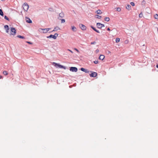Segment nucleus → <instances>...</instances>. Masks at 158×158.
<instances>
[{"mask_svg":"<svg viewBox=\"0 0 158 158\" xmlns=\"http://www.w3.org/2000/svg\"><path fill=\"white\" fill-rule=\"evenodd\" d=\"M11 32L10 34V35H15L16 33V31L15 28L13 27H11L10 28Z\"/></svg>","mask_w":158,"mask_h":158,"instance_id":"nucleus-1","label":"nucleus"},{"mask_svg":"<svg viewBox=\"0 0 158 158\" xmlns=\"http://www.w3.org/2000/svg\"><path fill=\"white\" fill-rule=\"evenodd\" d=\"M23 9L25 11H27L29 8V6L27 3H24L23 5Z\"/></svg>","mask_w":158,"mask_h":158,"instance_id":"nucleus-2","label":"nucleus"},{"mask_svg":"<svg viewBox=\"0 0 158 158\" xmlns=\"http://www.w3.org/2000/svg\"><path fill=\"white\" fill-rule=\"evenodd\" d=\"M58 36V34H57V33H56L54 35H51L49 36H48L47 38H52L54 39H56L57 37Z\"/></svg>","mask_w":158,"mask_h":158,"instance_id":"nucleus-3","label":"nucleus"},{"mask_svg":"<svg viewBox=\"0 0 158 158\" xmlns=\"http://www.w3.org/2000/svg\"><path fill=\"white\" fill-rule=\"evenodd\" d=\"M53 64H54V66L56 67H58L60 68H63L65 69V67L62 66V65L59 64H58L55 62H53Z\"/></svg>","mask_w":158,"mask_h":158,"instance_id":"nucleus-4","label":"nucleus"},{"mask_svg":"<svg viewBox=\"0 0 158 158\" xmlns=\"http://www.w3.org/2000/svg\"><path fill=\"white\" fill-rule=\"evenodd\" d=\"M90 73H91L89 74L91 77H96L97 75V73L96 72H92V71H90Z\"/></svg>","mask_w":158,"mask_h":158,"instance_id":"nucleus-5","label":"nucleus"},{"mask_svg":"<svg viewBox=\"0 0 158 158\" xmlns=\"http://www.w3.org/2000/svg\"><path fill=\"white\" fill-rule=\"evenodd\" d=\"M97 26L98 28L101 29L103 27H104L105 25L104 24H101L100 23H97Z\"/></svg>","mask_w":158,"mask_h":158,"instance_id":"nucleus-6","label":"nucleus"},{"mask_svg":"<svg viewBox=\"0 0 158 158\" xmlns=\"http://www.w3.org/2000/svg\"><path fill=\"white\" fill-rule=\"evenodd\" d=\"M70 70L72 72H76L77 71V69L75 67H71L70 68Z\"/></svg>","mask_w":158,"mask_h":158,"instance_id":"nucleus-7","label":"nucleus"},{"mask_svg":"<svg viewBox=\"0 0 158 158\" xmlns=\"http://www.w3.org/2000/svg\"><path fill=\"white\" fill-rule=\"evenodd\" d=\"M81 70L82 71L84 72L85 73H89L90 72V71H89L88 69L83 68H81Z\"/></svg>","mask_w":158,"mask_h":158,"instance_id":"nucleus-8","label":"nucleus"},{"mask_svg":"<svg viewBox=\"0 0 158 158\" xmlns=\"http://www.w3.org/2000/svg\"><path fill=\"white\" fill-rule=\"evenodd\" d=\"M80 27L81 29L83 30H85L86 29V27L82 24L80 25Z\"/></svg>","mask_w":158,"mask_h":158,"instance_id":"nucleus-9","label":"nucleus"},{"mask_svg":"<svg viewBox=\"0 0 158 158\" xmlns=\"http://www.w3.org/2000/svg\"><path fill=\"white\" fill-rule=\"evenodd\" d=\"M26 20V22L28 23H32V21L30 19V18H29L28 17H26L25 18Z\"/></svg>","mask_w":158,"mask_h":158,"instance_id":"nucleus-10","label":"nucleus"},{"mask_svg":"<svg viewBox=\"0 0 158 158\" xmlns=\"http://www.w3.org/2000/svg\"><path fill=\"white\" fill-rule=\"evenodd\" d=\"M50 28L41 29L43 30L44 33H47L50 30Z\"/></svg>","mask_w":158,"mask_h":158,"instance_id":"nucleus-11","label":"nucleus"},{"mask_svg":"<svg viewBox=\"0 0 158 158\" xmlns=\"http://www.w3.org/2000/svg\"><path fill=\"white\" fill-rule=\"evenodd\" d=\"M105 56L103 55H101L99 57V59L100 60H103L105 58Z\"/></svg>","mask_w":158,"mask_h":158,"instance_id":"nucleus-12","label":"nucleus"},{"mask_svg":"<svg viewBox=\"0 0 158 158\" xmlns=\"http://www.w3.org/2000/svg\"><path fill=\"white\" fill-rule=\"evenodd\" d=\"M64 15L63 13H60L59 15V17H58L59 19H60V18H63L64 17Z\"/></svg>","mask_w":158,"mask_h":158,"instance_id":"nucleus-13","label":"nucleus"},{"mask_svg":"<svg viewBox=\"0 0 158 158\" xmlns=\"http://www.w3.org/2000/svg\"><path fill=\"white\" fill-rule=\"evenodd\" d=\"M96 12L97 13V14L99 15H100L102 13V11L100 10H98L96 11Z\"/></svg>","mask_w":158,"mask_h":158,"instance_id":"nucleus-14","label":"nucleus"},{"mask_svg":"<svg viewBox=\"0 0 158 158\" xmlns=\"http://www.w3.org/2000/svg\"><path fill=\"white\" fill-rule=\"evenodd\" d=\"M60 29L58 27H55L54 30L52 31H57L58 29Z\"/></svg>","mask_w":158,"mask_h":158,"instance_id":"nucleus-15","label":"nucleus"},{"mask_svg":"<svg viewBox=\"0 0 158 158\" xmlns=\"http://www.w3.org/2000/svg\"><path fill=\"white\" fill-rule=\"evenodd\" d=\"M131 6L130 5H127V6L126 7V8L127 9L129 10L131 9Z\"/></svg>","mask_w":158,"mask_h":158,"instance_id":"nucleus-16","label":"nucleus"},{"mask_svg":"<svg viewBox=\"0 0 158 158\" xmlns=\"http://www.w3.org/2000/svg\"><path fill=\"white\" fill-rule=\"evenodd\" d=\"M110 20V19L109 17H105L104 18V20L105 21H106L107 22H108Z\"/></svg>","mask_w":158,"mask_h":158,"instance_id":"nucleus-17","label":"nucleus"},{"mask_svg":"<svg viewBox=\"0 0 158 158\" xmlns=\"http://www.w3.org/2000/svg\"><path fill=\"white\" fill-rule=\"evenodd\" d=\"M76 28L74 26H72V30L74 31H76Z\"/></svg>","mask_w":158,"mask_h":158,"instance_id":"nucleus-18","label":"nucleus"},{"mask_svg":"<svg viewBox=\"0 0 158 158\" xmlns=\"http://www.w3.org/2000/svg\"><path fill=\"white\" fill-rule=\"evenodd\" d=\"M17 37L19 38H21V39H25V38L23 36H21L20 35H18L17 36Z\"/></svg>","mask_w":158,"mask_h":158,"instance_id":"nucleus-19","label":"nucleus"},{"mask_svg":"<svg viewBox=\"0 0 158 158\" xmlns=\"http://www.w3.org/2000/svg\"><path fill=\"white\" fill-rule=\"evenodd\" d=\"M154 18L156 19H158V15L156 14L154 15Z\"/></svg>","mask_w":158,"mask_h":158,"instance_id":"nucleus-20","label":"nucleus"},{"mask_svg":"<svg viewBox=\"0 0 158 158\" xmlns=\"http://www.w3.org/2000/svg\"><path fill=\"white\" fill-rule=\"evenodd\" d=\"M3 73L5 75H7L8 74V73L7 72V71H4L3 72Z\"/></svg>","mask_w":158,"mask_h":158,"instance_id":"nucleus-21","label":"nucleus"},{"mask_svg":"<svg viewBox=\"0 0 158 158\" xmlns=\"http://www.w3.org/2000/svg\"><path fill=\"white\" fill-rule=\"evenodd\" d=\"M0 15L2 16L3 15V12L1 9H0Z\"/></svg>","mask_w":158,"mask_h":158,"instance_id":"nucleus-22","label":"nucleus"},{"mask_svg":"<svg viewBox=\"0 0 158 158\" xmlns=\"http://www.w3.org/2000/svg\"><path fill=\"white\" fill-rule=\"evenodd\" d=\"M143 15L142 14V12H141L140 14L139 15V18H142L143 17Z\"/></svg>","mask_w":158,"mask_h":158,"instance_id":"nucleus-23","label":"nucleus"},{"mask_svg":"<svg viewBox=\"0 0 158 158\" xmlns=\"http://www.w3.org/2000/svg\"><path fill=\"white\" fill-rule=\"evenodd\" d=\"M116 42L118 43L120 41V39L119 38H116L115 40Z\"/></svg>","mask_w":158,"mask_h":158,"instance_id":"nucleus-24","label":"nucleus"},{"mask_svg":"<svg viewBox=\"0 0 158 158\" xmlns=\"http://www.w3.org/2000/svg\"><path fill=\"white\" fill-rule=\"evenodd\" d=\"M116 10L118 11H120L121 10V9L120 7H117L116 8Z\"/></svg>","mask_w":158,"mask_h":158,"instance_id":"nucleus-25","label":"nucleus"},{"mask_svg":"<svg viewBox=\"0 0 158 158\" xmlns=\"http://www.w3.org/2000/svg\"><path fill=\"white\" fill-rule=\"evenodd\" d=\"M4 18L5 19H6V20H8V21H9V19L6 16H4Z\"/></svg>","mask_w":158,"mask_h":158,"instance_id":"nucleus-26","label":"nucleus"},{"mask_svg":"<svg viewBox=\"0 0 158 158\" xmlns=\"http://www.w3.org/2000/svg\"><path fill=\"white\" fill-rule=\"evenodd\" d=\"M96 16H97V18L99 19H101L102 17L100 15H96Z\"/></svg>","mask_w":158,"mask_h":158,"instance_id":"nucleus-27","label":"nucleus"},{"mask_svg":"<svg viewBox=\"0 0 158 158\" xmlns=\"http://www.w3.org/2000/svg\"><path fill=\"white\" fill-rule=\"evenodd\" d=\"M91 27L94 31H96L97 30L93 26H91Z\"/></svg>","mask_w":158,"mask_h":158,"instance_id":"nucleus-28","label":"nucleus"},{"mask_svg":"<svg viewBox=\"0 0 158 158\" xmlns=\"http://www.w3.org/2000/svg\"><path fill=\"white\" fill-rule=\"evenodd\" d=\"M4 28H5L6 29L7 28H9V27L8 25H6L5 26H4Z\"/></svg>","mask_w":158,"mask_h":158,"instance_id":"nucleus-29","label":"nucleus"},{"mask_svg":"<svg viewBox=\"0 0 158 158\" xmlns=\"http://www.w3.org/2000/svg\"><path fill=\"white\" fill-rule=\"evenodd\" d=\"M131 4L133 6H134L135 5L134 3L133 2H131Z\"/></svg>","mask_w":158,"mask_h":158,"instance_id":"nucleus-30","label":"nucleus"},{"mask_svg":"<svg viewBox=\"0 0 158 158\" xmlns=\"http://www.w3.org/2000/svg\"><path fill=\"white\" fill-rule=\"evenodd\" d=\"M65 22V20L64 19H62L61 20V23H64Z\"/></svg>","mask_w":158,"mask_h":158,"instance_id":"nucleus-31","label":"nucleus"},{"mask_svg":"<svg viewBox=\"0 0 158 158\" xmlns=\"http://www.w3.org/2000/svg\"><path fill=\"white\" fill-rule=\"evenodd\" d=\"M99 49H97V50L95 51V52H96V53H98L99 52Z\"/></svg>","mask_w":158,"mask_h":158,"instance_id":"nucleus-32","label":"nucleus"},{"mask_svg":"<svg viewBox=\"0 0 158 158\" xmlns=\"http://www.w3.org/2000/svg\"><path fill=\"white\" fill-rule=\"evenodd\" d=\"M96 42H93L91 43V44H96Z\"/></svg>","mask_w":158,"mask_h":158,"instance_id":"nucleus-33","label":"nucleus"},{"mask_svg":"<svg viewBox=\"0 0 158 158\" xmlns=\"http://www.w3.org/2000/svg\"><path fill=\"white\" fill-rule=\"evenodd\" d=\"M6 30V32L7 33H8L9 32V28H7Z\"/></svg>","mask_w":158,"mask_h":158,"instance_id":"nucleus-34","label":"nucleus"},{"mask_svg":"<svg viewBox=\"0 0 158 158\" xmlns=\"http://www.w3.org/2000/svg\"><path fill=\"white\" fill-rule=\"evenodd\" d=\"M94 63L95 64H98V60H95V61H94Z\"/></svg>","mask_w":158,"mask_h":158,"instance_id":"nucleus-35","label":"nucleus"},{"mask_svg":"<svg viewBox=\"0 0 158 158\" xmlns=\"http://www.w3.org/2000/svg\"><path fill=\"white\" fill-rule=\"evenodd\" d=\"M74 49L76 51L78 52H79V50L77 49L76 48H75Z\"/></svg>","mask_w":158,"mask_h":158,"instance_id":"nucleus-36","label":"nucleus"},{"mask_svg":"<svg viewBox=\"0 0 158 158\" xmlns=\"http://www.w3.org/2000/svg\"><path fill=\"white\" fill-rule=\"evenodd\" d=\"M68 50L70 51L71 53H73V52L72 51L70 50V49H68Z\"/></svg>","mask_w":158,"mask_h":158,"instance_id":"nucleus-37","label":"nucleus"},{"mask_svg":"<svg viewBox=\"0 0 158 158\" xmlns=\"http://www.w3.org/2000/svg\"><path fill=\"white\" fill-rule=\"evenodd\" d=\"M96 32H97L98 33H100V32L98 30H97L96 31Z\"/></svg>","mask_w":158,"mask_h":158,"instance_id":"nucleus-38","label":"nucleus"},{"mask_svg":"<svg viewBox=\"0 0 158 158\" xmlns=\"http://www.w3.org/2000/svg\"><path fill=\"white\" fill-rule=\"evenodd\" d=\"M107 30L108 31H110V29L109 28H108L107 29Z\"/></svg>","mask_w":158,"mask_h":158,"instance_id":"nucleus-39","label":"nucleus"},{"mask_svg":"<svg viewBox=\"0 0 158 158\" xmlns=\"http://www.w3.org/2000/svg\"><path fill=\"white\" fill-rule=\"evenodd\" d=\"M2 78H3V77H2V76H0V79H2Z\"/></svg>","mask_w":158,"mask_h":158,"instance_id":"nucleus-40","label":"nucleus"},{"mask_svg":"<svg viewBox=\"0 0 158 158\" xmlns=\"http://www.w3.org/2000/svg\"><path fill=\"white\" fill-rule=\"evenodd\" d=\"M27 43H28V44H31V43H30V42H27Z\"/></svg>","mask_w":158,"mask_h":158,"instance_id":"nucleus-41","label":"nucleus"},{"mask_svg":"<svg viewBox=\"0 0 158 158\" xmlns=\"http://www.w3.org/2000/svg\"><path fill=\"white\" fill-rule=\"evenodd\" d=\"M108 53H110V52L109 51H108Z\"/></svg>","mask_w":158,"mask_h":158,"instance_id":"nucleus-42","label":"nucleus"},{"mask_svg":"<svg viewBox=\"0 0 158 158\" xmlns=\"http://www.w3.org/2000/svg\"><path fill=\"white\" fill-rule=\"evenodd\" d=\"M156 67L157 68H158V65H156Z\"/></svg>","mask_w":158,"mask_h":158,"instance_id":"nucleus-43","label":"nucleus"},{"mask_svg":"<svg viewBox=\"0 0 158 158\" xmlns=\"http://www.w3.org/2000/svg\"><path fill=\"white\" fill-rule=\"evenodd\" d=\"M157 31H158V28H157Z\"/></svg>","mask_w":158,"mask_h":158,"instance_id":"nucleus-44","label":"nucleus"},{"mask_svg":"<svg viewBox=\"0 0 158 158\" xmlns=\"http://www.w3.org/2000/svg\"><path fill=\"white\" fill-rule=\"evenodd\" d=\"M2 1H4V0H1Z\"/></svg>","mask_w":158,"mask_h":158,"instance_id":"nucleus-45","label":"nucleus"}]
</instances>
